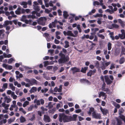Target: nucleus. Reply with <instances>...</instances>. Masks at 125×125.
I'll list each match as a JSON object with an SVG mask.
<instances>
[{
  "instance_id": "nucleus-6",
  "label": "nucleus",
  "mask_w": 125,
  "mask_h": 125,
  "mask_svg": "<svg viewBox=\"0 0 125 125\" xmlns=\"http://www.w3.org/2000/svg\"><path fill=\"white\" fill-rule=\"evenodd\" d=\"M71 70L73 71V74H74L76 72H80V70L78 68L76 67H72L71 68Z\"/></svg>"
},
{
  "instance_id": "nucleus-7",
  "label": "nucleus",
  "mask_w": 125,
  "mask_h": 125,
  "mask_svg": "<svg viewBox=\"0 0 125 125\" xmlns=\"http://www.w3.org/2000/svg\"><path fill=\"white\" fill-rule=\"evenodd\" d=\"M100 109L104 115H106L108 112V110L106 108H103L101 107H100Z\"/></svg>"
},
{
  "instance_id": "nucleus-45",
  "label": "nucleus",
  "mask_w": 125,
  "mask_h": 125,
  "mask_svg": "<svg viewBox=\"0 0 125 125\" xmlns=\"http://www.w3.org/2000/svg\"><path fill=\"white\" fill-rule=\"evenodd\" d=\"M94 108L93 107H91L90 108L89 112V113L91 114L92 112H94Z\"/></svg>"
},
{
  "instance_id": "nucleus-40",
  "label": "nucleus",
  "mask_w": 125,
  "mask_h": 125,
  "mask_svg": "<svg viewBox=\"0 0 125 125\" xmlns=\"http://www.w3.org/2000/svg\"><path fill=\"white\" fill-rule=\"evenodd\" d=\"M112 26L113 27V28H118L119 27V26L118 25L114 24H112Z\"/></svg>"
},
{
  "instance_id": "nucleus-18",
  "label": "nucleus",
  "mask_w": 125,
  "mask_h": 125,
  "mask_svg": "<svg viewBox=\"0 0 125 125\" xmlns=\"http://www.w3.org/2000/svg\"><path fill=\"white\" fill-rule=\"evenodd\" d=\"M9 86L12 91H14L15 90V87L13 86V84L12 83H10L9 84Z\"/></svg>"
},
{
  "instance_id": "nucleus-56",
  "label": "nucleus",
  "mask_w": 125,
  "mask_h": 125,
  "mask_svg": "<svg viewBox=\"0 0 125 125\" xmlns=\"http://www.w3.org/2000/svg\"><path fill=\"white\" fill-rule=\"evenodd\" d=\"M115 67L114 64H112L111 65V66L110 68V69L111 70H112L113 68H115Z\"/></svg>"
},
{
  "instance_id": "nucleus-35",
  "label": "nucleus",
  "mask_w": 125,
  "mask_h": 125,
  "mask_svg": "<svg viewBox=\"0 0 125 125\" xmlns=\"http://www.w3.org/2000/svg\"><path fill=\"white\" fill-rule=\"evenodd\" d=\"M97 35L99 37L101 38L102 39H104L105 38L104 36V35L102 34H100L98 33H97Z\"/></svg>"
},
{
  "instance_id": "nucleus-55",
  "label": "nucleus",
  "mask_w": 125,
  "mask_h": 125,
  "mask_svg": "<svg viewBox=\"0 0 125 125\" xmlns=\"http://www.w3.org/2000/svg\"><path fill=\"white\" fill-rule=\"evenodd\" d=\"M33 107V105H31L30 107H29L28 108V111H30L32 109Z\"/></svg>"
},
{
  "instance_id": "nucleus-9",
  "label": "nucleus",
  "mask_w": 125,
  "mask_h": 125,
  "mask_svg": "<svg viewBox=\"0 0 125 125\" xmlns=\"http://www.w3.org/2000/svg\"><path fill=\"white\" fill-rule=\"evenodd\" d=\"M44 120L46 122H49L50 121V118L48 115H44Z\"/></svg>"
},
{
  "instance_id": "nucleus-21",
  "label": "nucleus",
  "mask_w": 125,
  "mask_h": 125,
  "mask_svg": "<svg viewBox=\"0 0 125 125\" xmlns=\"http://www.w3.org/2000/svg\"><path fill=\"white\" fill-rule=\"evenodd\" d=\"M116 121H117L116 125H121L122 124V122L121 120L117 118L116 119Z\"/></svg>"
},
{
  "instance_id": "nucleus-52",
  "label": "nucleus",
  "mask_w": 125,
  "mask_h": 125,
  "mask_svg": "<svg viewBox=\"0 0 125 125\" xmlns=\"http://www.w3.org/2000/svg\"><path fill=\"white\" fill-rule=\"evenodd\" d=\"M58 15L59 16H61L62 15V11L60 9H59L58 10Z\"/></svg>"
},
{
  "instance_id": "nucleus-31",
  "label": "nucleus",
  "mask_w": 125,
  "mask_h": 125,
  "mask_svg": "<svg viewBox=\"0 0 125 125\" xmlns=\"http://www.w3.org/2000/svg\"><path fill=\"white\" fill-rule=\"evenodd\" d=\"M40 101L39 100H37L36 99H35L34 101V103H36L38 105H40Z\"/></svg>"
},
{
  "instance_id": "nucleus-42",
  "label": "nucleus",
  "mask_w": 125,
  "mask_h": 125,
  "mask_svg": "<svg viewBox=\"0 0 125 125\" xmlns=\"http://www.w3.org/2000/svg\"><path fill=\"white\" fill-rule=\"evenodd\" d=\"M53 66H47L46 69L48 70H50L52 69Z\"/></svg>"
},
{
  "instance_id": "nucleus-57",
  "label": "nucleus",
  "mask_w": 125,
  "mask_h": 125,
  "mask_svg": "<svg viewBox=\"0 0 125 125\" xmlns=\"http://www.w3.org/2000/svg\"><path fill=\"white\" fill-rule=\"evenodd\" d=\"M35 115L33 114L32 115V117L29 119V120L31 121H32L33 120H34L35 118Z\"/></svg>"
},
{
  "instance_id": "nucleus-24",
  "label": "nucleus",
  "mask_w": 125,
  "mask_h": 125,
  "mask_svg": "<svg viewBox=\"0 0 125 125\" xmlns=\"http://www.w3.org/2000/svg\"><path fill=\"white\" fill-rule=\"evenodd\" d=\"M54 49L49 50L48 51V52L50 53L51 56H53L54 55L53 53L54 52Z\"/></svg>"
},
{
  "instance_id": "nucleus-30",
  "label": "nucleus",
  "mask_w": 125,
  "mask_h": 125,
  "mask_svg": "<svg viewBox=\"0 0 125 125\" xmlns=\"http://www.w3.org/2000/svg\"><path fill=\"white\" fill-rule=\"evenodd\" d=\"M111 45L112 44L110 42H109L108 43L107 45V47L108 50L110 51L111 50L112 48Z\"/></svg>"
},
{
  "instance_id": "nucleus-15",
  "label": "nucleus",
  "mask_w": 125,
  "mask_h": 125,
  "mask_svg": "<svg viewBox=\"0 0 125 125\" xmlns=\"http://www.w3.org/2000/svg\"><path fill=\"white\" fill-rule=\"evenodd\" d=\"M38 82L34 79L32 78L31 79V84H37Z\"/></svg>"
},
{
  "instance_id": "nucleus-22",
  "label": "nucleus",
  "mask_w": 125,
  "mask_h": 125,
  "mask_svg": "<svg viewBox=\"0 0 125 125\" xmlns=\"http://www.w3.org/2000/svg\"><path fill=\"white\" fill-rule=\"evenodd\" d=\"M43 63L44 64V67H46L48 65L51 64L48 61H44Z\"/></svg>"
},
{
  "instance_id": "nucleus-50",
  "label": "nucleus",
  "mask_w": 125,
  "mask_h": 125,
  "mask_svg": "<svg viewBox=\"0 0 125 125\" xmlns=\"http://www.w3.org/2000/svg\"><path fill=\"white\" fill-rule=\"evenodd\" d=\"M82 111V110L81 109H78L76 110L75 112L76 113H78L81 112Z\"/></svg>"
},
{
  "instance_id": "nucleus-23",
  "label": "nucleus",
  "mask_w": 125,
  "mask_h": 125,
  "mask_svg": "<svg viewBox=\"0 0 125 125\" xmlns=\"http://www.w3.org/2000/svg\"><path fill=\"white\" fill-rule=\"evenodd\" d=\"M56 110V109L55 107L53 108L52 109L49 110V112L50 113L53 114Z\"/></svg>"
},
{
  "instance_id": "nucleus-58",
  "label": "nucleus",
  "mask_w": 125,
  "mask_h": 125,
  "mask_svg": "<svg viewBox=\"0 0 125 125\" xmlns=\"http://www.w3.org/2000/svg\"><path fill=\"white\" fill-rule=\"evenodd\" d=\"M120 52V51L119 50L116 51L115 52V54L116 55H118Z\"/></svg>"
},
{
  "instance_id": "nucleus-12",
  "label": "nucleus",
  "mask_w": 125,
  "mask_h": 125,
  "mask_svg": "<svg viewBox=\"0 0 125 125\" xmlns=\"http://www.w3.org/2000/svg\"><path fill=\"white\" fill-rule=\"evenodd\" d=\"M68 12L66 11H63V16L65 19H67L68 17L69 16V15L68 13Z\"/></svg>"
},
{
  "instance_id": "nucleus-51",
  "label": "nucleus",
  "mask_w": 125,
  "mask_h": 125,
  "mask_svg": "<svg viewBox=\"0 0 125 125\" xmlns=\"http://www.w3.org/2000/svg\"><path fill=\"white\" fill-rule=\"evenodd\" d=\"M8 83H5L3 85V87L4 88L6 89L7 88L8 86Z\"/></svg>"
},
{
  "instance_id": "nucleus-8",
  "label": "nucleus",
  "mask_w": 125,
  "mask_h": 125,
  "mask_svg": "<svg viewBox=\"0 0 125 125\" xmlns=\"http://www.w3.org/2000/svg\"><path fill=\"white\" fill-rule=\"evenodd\" d=\"M12 21L6 20L4 21L3 25L4 27H5L6 26H8L9 24L11 25L12 24Z\"/></svg>"
},
{
  "instance_id": "nucleus-64",
  "label": "nucleus",
  "mask_w": 125,
  "mask_h": 125,
  "mask_svg": "<svg viewBox=\"0 0 125 125\" xmlns=\"http://www.w3.org/2000/svg\"><path fill=\"white\" fill-rule=\"evenodd\" d=\"M68 105L70 107H71L73 106V104L72 103H68Z\"/></svg>"
},
{
  "instance_id": "nucleus-29",
  "label": "nucleus",
  "mask_w": 125,
  "mask_h": 125,
  "mask_svg": "<svg viewBox=\"0 0 125 125\" xmlns=\"http://www.w3.org/2000/svg\"><path fill=\"white\" fill-rule=\"evenodd\" d=\"M124 57H122L120 58V60L119 63L120 64H122L124 62Z\"/></svg>"
},
{
  "instance_id": "nucleus-60",
  "label": "nucleus",
  "mask_w": 125,
  "mask_h": 125,
  "mask_svg": "<svg viewBox=\"0 0 125 125\" xmlns=\"http://www.w3.org/2000/svg\"><path fill=\"white\" fill-rule=\"evenodd\" d=\"M103 66L101 67V68L102 70H104L106 68V66L104 65V64L103 63H102Z\"/></svg>"
},
{
  "instance_id": "nucleus-17",
  "label": "nucleus",
  "mask_w": 125,
  "mask_h": 125,
  "mask_svg": "<svg viewBox=\"0 0 125 125\" xmlns=\"http://www.w3.org/2000/svg\"><path fill=\"white\" fill-rule=\"evenodd\" d=\"M87 68V67H82L80 71L83 73H85Z\"/></svg>"
},
{
  "instance_id": "nucleus-32",
  "label": "nucleus",
  "mask_w": 125,
  "mask_h": 125,
  "mask_svg": "<svg viewBox=\"0 0 125 125\" xmlns=\"http://www.w3.org/2000/svg\"><path fill=\"white\" fill-rule=\"evenodd\" d=\"M29 104V102L27 101H26L23 104V106L24 107H25L27 105H28Z\"/></svg>"
},
{
  "instance_id": "nucleus-16",
  "label": "nucleus",
  "mask_w": 125,
  "mask_h": 125,
  "mask_svg": "<svg viewBox=\"0 0 125 125\" xmlns=\"http://www.w3.org/2000/svg\"><path fill=\"white\" fill-rule=\"evenodd\" d=\"M52 103L51 102H49L48 105L46 106V107L48 108L49 109L52 108L53 107V105L52 104Z\"/></svg>"
},
{
  "instance_id": "nucleus-13",
  "label": "nucleus",
  "mask_w": 125,
  "mask_h": 125,
  "mask_svg": "<svg viewBox=\"0 0 125 125\" xmlns=\"http://www.w3.org/2000/svg\"><path fill=\"white\" fill-rule=\"evenodd\" d=\"M35 11H32V15H29L27 16L28 18H31L32 19H34L36 18V17L35 14H33V12H34Z\"/></svg>"
},
{
  "instance_id": "nucleus-46",
  "label": "nucleus",
  "mask_w": 125,
  "mask_h": 125,
  "mask_svg": "<svg viewBox=\"0 0 125 125\" xmlns=\"http://www.w3.org/2000/svg\"><path fill=\"white\" fill-rule=\"evenodd\" d=\"M25 80L27 82L29 83L30 84H31V80H30L27 78H26L25 79Z\"/></svg>"
},
{
  "instance_id": "nucleus-2",
  "label": "nucleus",
  "mask_w": 125,
  "mask_h": 125,
  "mask_svg": "<svg viewBox=\"0 0 125 125\" xmlns=\"http://www.w3.org/2000/svg\"><path fill=\"white\" fill-rule=\"evenodd\" d=\"M60 58L58 60L59 64L64 63L68 62L69 60V58L68 56H66L65 55L63 54L62 51H61L59 54Z\"/></svg>"
},
{
  "instance_id": "nucleus-39",
  "label": "nucleus",
  "mask_w": 125,
  "mask_h": 125,
  "mask_svg": "<svg viewBox=\"0 0 125 125\" xmlns=\"http://www.w3.org/2000/svg\"><path fill=\"white\" fill-rule=\"evenodd\" d=\"M107 85L111 84L112 82V81H111L110 79L105 81Z\"/></svg>"
},
{
  "instance_id": "nucleus-62",
  "label": "nucleus",
  "mask_w": 125,
  "mask_h": 125,
  "mask_svg": "<svg viewBox=\"0 0 125 125\" xmlns=\"http://www.w3.org/2000/svg\"><path fill=\"white\" fill-rule=\"evenodd\" d=\"M49 58V57L48 56H46L43 58L44 60H48Z\"/></svg>"
},
{
  "instance_id": "nucleus-34",
  "label": "nucleus",
  "mask_w": 125,
  "mask_h": 125,
  "mask_svg": "<svg viewBox=\"0 0 125 125\" xmlns=\"http://www.w3.org/2000/svg\"><path fill=\"white\" fill-rule=\"evenodd\" d=\"M120 118L123 120L125 123V116L123 115H121L119 116Z\"/></svg>"
},
{
  "instance_id": "nucleus-36",
  "label": "nucleus",
  "mask_w": 125,
  "mask_h": 125,
  "mask_svg": "<svg viewBox=\"0 0 125 125\" xmlns=\"http://www.w3.org/2000/svg\"><path fill=\"white\" fill-rule=\"evenodd\" d=\"M93 74L92 70H90L89 72L87 73V75L88 76H91Z\"/></svg>"
},
{
  "instance_id": "nucleus-3",
  "label": "nucleus",
  "mask_w": 125,
  "mask_h": 125,
  "mask_svg": "<svg viewBox=\"0 0 125 125\" xmlns=\"http://www.w3.org/2000/svg\"><path fill=\"white\" fill-rule=\"evenodd\" d=\"M47 19L45 17H41L37 20L38 23L43 26H45Z\"/></svg>"
},
{
  "instance_id": "nucleus-5",
  "label": "nucleus",
  "mask_w": 125,
  "mask_h": 125,
  "mask_svg": "<svg viewBox=\"0 0 125 125\" xmlns=\"http://www.w3.org/2000/svg\"><path fill=\"white\" fill-rule=\"evenodd\" d=\"M93 118L97 119H100L101 116L100 114L96 113L95 112H93L92 113Z\"/></svg>"
},
{
  "instance_id": "nucleus-61",
  "label": "nucleus",
  "mask_w": 125,
  "mask_h": 125,
  "mask_svg": "<svg viewBox=\"0 0 125 125\" xmlns=\"http://www.w3.org/2000/svg\"><path fill=\"white\" fill-rule=\"evenodd\" d=\"M31 89L34 91V92H36L37 90V88L36 87H33L31 88Z\"/></svg>"
},
{
  "instance_id": "nucleus-44",
  "label": "nucleus",
  "mask_w": 125,
  "mask_h": 125,
  "mask_svg": "<svg viewBox=\"0 0 125 125\" xmlns=\"http://www.w3.org/2000/svg\"><path fill=\"white\" fill-rule=\"evenodd\" d=\"M14 60L12 58H11L9 60L8 62V63L10 64Z\"/></svg>"
},
{
  "instance_id": "nucleus-38",
  "label": "nucleus",
  "mask_w": 125,
  "mask_h": 125,
  "mask_svg": "<svg viewBox=\"0 0 125 125\" xmlns=\"http://www.w3.org/2000/svg\"><path fill=\"white\" fill-rule=\"evenodd\" d=\"M77 28L78 30L79 31V32H82V30L80 28V25L78 24L77 26Z\"/></svg>"
},
{
  "instance_id": "nucleus-33",
  "label": "nucleus",
  "mask_w": 125,
  "mask_h": 125,
  "mask_svg": "<svg viewBox=\"0 0 125 125\" xmlns=\"http://www.w3.org/2000/svg\"><path fill=\"white\" fill-rule=\"evenodd\" d=\"M26 16L25 15H23L22 16V18L21 19V21L24 22L26 20Z\"/></svg>"
},
{
  "instance_id": "nucleus-19",
  "label": "nucleus",
  "mask_w": 125,
  "mask_h": 125,
  "mask_svg": "<svg viewBox=\"0 0 125 125\" xmlns=\"http://www.w3.org/2000/svg\"><path fill=\"white\" fill-rule=\"evenodd\" d=\"M67 35L72 37L75 36L74 35V34L72 32V31H67Z\"/></svg>"
},
{
  "instance_id": "nucleus-49",
  "label": "nucleus",
  "mask_w": 125,
  "mask_h": 125,
  "mask_svg": "<svg viewBox=\"0 0 125 125\" xmlns=\"http://www.w3.org/2000/svg\"><path fill=\"white\" fill-rule=\"evenodd\" d=\"M99 4V2L97 1H94L93 2V5L94 6H95L96 5H98Z\"/></svg>"
},
{
  "instance_id": "nucleus-59",
  "label": "nucleus",
  "mask_w": 125,
  "mask_h": 125,
  "mask_svg": "<svg viewBox=\"0 0 125 125\" xmlns=\"http://www.w3.org/2000/svg\"><path fill=\"white\" fill-rule=\"evenodd\" d=\"M52 3H52V0L50 1L49 3V5H50V6L51 7L53 6V5Z\"/></svg>"
},
{
  "instance_id": "nucleus-4",
  "label": "nucleus",
  "mask_w": 125,
  "mask_h": 125,
  "mask_svg": "<svg viewBox=\"0 0 125 125\" xmlns=\"http://www.w3.org/2000/svg\"><path fill=\"white\" fill-rule=\"evenodd\" d=\"M80 81L81 83L85 84L87 85H90L91 84L90 82L86 79H80Z\"/></svg>"
},
{
  "instance_id": "nucleus-48",
  "label": "nucleus",
  "mask_w": 125,
  "mask_h": 125,
  "mask_svg": "<svg viewBox=\"0 0 125 125\" xmlns=\"http://www.w3.org/2000/svg\"><path fill=\"white\" fill-rule=\"evenodd\" d=\"M73 32L74 34H75L74 35L75 36L73 37H76L77 36V35L78 33V31H74Z\"/></svg>"
},
{
  "instance_id": "nucleus-43",
  "label": "nucleus",
  "mask_w": 125,
  "mask_h": 125,
  "mask_svg": "<svg viewBox=\"0 0 125 125\" xmlns=\"http://www.w3.org/2000/svg\"><path fill=\"white\" fill-rule=\"evenodd\" d=\"M119 37L120 38L122 39H123L125 38V37L124 36V35L123 34H119Z\"/></svg>"
},
{
  "instance_id": "nucleus-25",
  "label": "nucleus",
  "mask_w": 125,
  "mask_h": 125,
  "mask_svg": "<svg viewBox=\"0 0 125 125\" xmlns=\"http://www.w3.org/2000/svg\"><path fill=\"white\" fill-rule=\"evenodd\" d=\"M4 99L5 101H7L6 102L7 103H9L11 101L10 98H8L7 96H6L4 97Z\"/></svg>"
},
{
  "instance_id": "nucleus-54",
  "label": "nucleus",
  "mask_w": 125,
  "mask_h": 125,
  "mask_svg": "<svg viewBox=\"0 0 125 125\" xmlns=\"http://www.w3.org/2000/svg\"><path fill=\"white\" fill-rule=\"evenodd\" d=\"M54 42L55 44H58L59 43L60 41L55 39L54 40Z\"/></svg>"
},
{
  "instance_id": "nucleus-10",
  "label": "nucleus",
  "mask_w": 125,
  "mask_h": 125,
  "mask_svg": "<svg viewBox=\"0 0 125 125\" xmlns=\"http://www.w3.org/2000/svg\"><path fill=\"white\" fill-rule=\"evenodd\" d=\"M20 4L22 6H23V7L25 8H27V5L28 4L27 3L26 1H23L20 3Z\"/></svg>"
},
{
  "instance_id": "nucleus-27",
  "label": "nucleus",
  "mask_w": 125,
  "mask_h": 125,
  "mask_svg": "<svg viewBox=\"0 0 125 125\" xmlns=\"http://www.w3.org/2000/svg\"><path fill=\"white\" fill-rule=\"evenodd\" d=\"M64 43L65 44V45L64 46V47L65 48H67L69 46V42L67 41H66L64 42Z\"/></svg>"
},
{
  "instance_id": "nucleus-47",
  "label": "nucleus",
  "mask_w": 125,
  "mask_h": 125,
  "mask_svg": "<svg viewBox=\"0 0 125 125\" xmlns=\"http://www.w3.org/2000/svg\"><path fill=\"white\" fill-rule=\"evenodd\" d=\"M114 103L116 104V105H115V107L116 108H119L120 107V105L116 103L115 102H114Z\"/></svg>"
},
{
  "instance_id": "nucleus-63",
  "label": "nucleus",
  "mask_w": 125,
  "mask_h": 125,
  "mask_svg": "<svg viewBox=\"0 0 125 125\" xmlns=\"http://www.w3.org/2000/svg\"><path fill=\"white\" fill-rule=\"evenodd\" d=\"M104 79L105 80V81H106L109 79V76L108 75H106L104 76Z\"/></svg>"
},
{
  "instance_id": "nucleus-14",
  "label": "nucleus",
  "mask_w": 125,
  "mask_h": 125,
  "mask_svg": "<svg viewBox=\"0 0 125 125\" xmlns=\"http://www.w3.org/2000/svg\"><path fill=\"white\" fill-rule=\"evenodd\" d=\"M21 9L20 7H19L17 9V10L15 11V13L17 15H20L21 13Z\"/></svg>"
},
{
  "instance_id": "nucleus-26",
  "label": "nucleus",
  "mask_w": 125,
  "mask_h": 125,
  "mask_svg": "<svg viewBox=\"0 0 125 125\" xmlns=\"http://www.w3.org/2000/svg\"><path fill=\"white\" fill-rule=\"evenodd\" d=\"M95 11L96 10L95 9H93L91 11L89 12L88 13V14L86 15V16H87L88 15H91L92 13H94L95 12Z\"/></svg>"
},
{
  "instance_id": "nucleus-53",
  "label": "nucleus",
  "mask_w": 125,
  "mask_h": 125,
  "mask_svg": "<svg viewBox=\"0 0 125 125\" xmlns=\"http://www.w3.org/2000/svg\"><path fill=\"white\" fill-rule=\"evenodd\" d=\"M105 83H104L103 84H102V87L101 88V89L102 90H104V89H105Z\"/></svg>"
},
{
  "instance_id": "nucleus-37",
  "label": "nucleus",
  "mask_w": 125,
  "mask_h": 125,
  "mask_svg": "<svg viewBox=\"0 0 125 125\" xmlns=\"http://www.w3.org/2000/svg\"><path fill=\"white\" fill-rule=\"evenodd\" d=\"M62 85H60L59 86V88H58V92H61L62 91Z\"/></svg>"
},
{
  "instance_id": "nucleus-20",
  "label": "nucleus",
  "mask_w": 125,
  "mask_h": 125,
  "mask_svg": "<svg viewBox=\"0 0 125 125\" xmlns=\"http://www.w3.org/2000/svg\"><path fill=\"white\" fill-rule=\"evenodd\" d=\"M20 120L21 123H24L26 121L25 118L22 116L20 117Z\"/></svg>"
},
{
  "instance_id": "nucleus-1",
  "label": "nucleus",
  "mask_w": 125,
  "mask_h": 125,
  "mask_svg": "<svg viewBox=\"0 0 125 125\" xmlns=\"http://www.w3.org/2000/svg\"><path fill=\"white\" fill-rule=\"evenodd\" d=\"M77 117V115L76 114H74L71 116L67 115L63 113H60L59 114L58 118L60 122L66 123L76 121Z\"/></svg>"
},
{
  "instance_id": "nucleus-28",
  "label": "nucleus",
  "mask_w": 125,
  "mask_h": 125,
  "mask_svg": "<svg viewBox=\"0 0 125 125\" xmlns=\"http://www.w3.org/2000/svg\"><path fill=\"white\" fill-rule=\"evenodd\" d=\"M100 94L103 97H104V98H106L107 95L105 93L103 92H100Z\"/></svg>"
},
{
  "instance_id": "nucleus-11",
  "label": "nucleus",
  "mask_w": 125,
  "mask_h": 125,
  "mask_svg": "<svg viewBox=\"0 0 125 125\" xmlns=\"http://www.w3.org/2000/svg\"><path fill=\"white\" fill-rule=\"evenodd\" d=\"M33 9L35 10V12H37L39 11L40 10V6H35V5H33Z\"/></svg>"
},
{
  "instance_id": "nucleus-41",
  "label": "nucleus",
  "mask_w": 125,
  "mask_h": 125,
  "mask_svg": "<svg viewBox=\"0 0 125 125\" xmlns=\"http://www.w3.org/2000/svg\"><path fill=\"white\" fill-rule=\"evenodd\" d=\"M99 63L98 61H97L95 63V66L97 68H99Z\"/></svg>"
}]
</instances>
